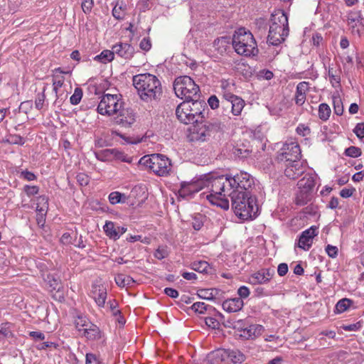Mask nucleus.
<instances>
[{"instance_id":"nucleus-26","label":"nucleus","mask_w":364,"mask_h":364,"mask_svg":"<svg viewBox=\"0 0 364 364\" xmlns=\"http://www.w3.org/2000/svg\"><path fill=\"white\" fill-rule=\"evenodd\" d=\"M208 361L210 364H221L227 359L225 349H217L208 355Z\"/></svg>"},{"instance_id":"nucleus-62","label":"nucleus","mask_w":364,"mask_h":364,"mask_svg":"<svg viewBox=\"0 0 364 364\" xmlns=\"http://www.w3.org/2000/svg\"><path fill=\"white\" fill-rule=\"evenodd\" d=\"M205 323L208 326L215 329L219 326V322L214 318L208 317L205 318Z\"/></svg>"},{"instance_id":"nucleus-43","label":"nucleus","mask_w":364,"mask_h":364,"mask_svg":"<svg viewBox=\"0 0 364 364\" xmlns=\"http://www.w3.org/2000/svg\"><path fill=\"white\" fill-rule=\"evenodd\" d=\"M13 333L10 330V328L9 326V323H2L0 326V339H3L5 338H9L12 337Z\"/></svg>"},{"instance_id":"nucleus-50","label":"nucleus","mask_w":364,"mask_h":364,"mask_svg":"<svg viewBox=\"0 0 364 364\" xmlns=\"http://www.w3.org/2000/svg\"><path fill=\"white\" fill-rule=\"evenodd\" d=\"M7 141L12 144H24V139L19 135H10L7 139Z\"/></svg>"},{"instance_id":"nucleus-36","label":"nucleus","mask_w":364,"mask_h":364,"mask_svg":"<svg viewBox=\"0 0 364 364\" xmlns=\"http://www.w3.org/2000/svg\"><path fill=\"white\" fill-rule=\"evenodd\" d=\"M126 14V5L122 2H119L116 4L114 7L112 9V15L113 16L118 20L123 19Z\"/></svg>"},{"instance_id":"nucleus-5","label":"nucleus","mask_w":364,"mask_h":364,"mask_svg":"<svg viewBox=\"0 0 364 364\" xmlns=\"http://www.w3.org/2000/svg\"><path fill=\"white\" fill-rule=\"evenodd\" d=\"M269 22L267 41L273 46L279 45L289 35L288 18L283 11H278L272 14Z\"/></svg>"},{"instance_id":"nucleus-44","label":"nucleus","mask_w":364,"mask_h":364,"mask_svg":"<svg viewBox=\"0 0 364 364\" xmlns=\"http://www.w3.org/2000/svg\"><path fill=\"white\" fill-rule=\"evenodd\" d=\"M46 89V87H44L43 92L41 93H38L36 96V98L35 100V106H36V108L38 109H41L43 107V104H44V102L46 100V95H45Z\"/></svg>"},{"instance_id":"nucleus-55","label":"nucleus","mask_w":364,"mask_h":364,"mask_svg":"<svg viewBox=\"0 0 364 364\" xmlns=\"http://www.w3.org/2000/svg\"><path fill=\"white\" fill-rule=\"evenodd\" d=\"M139 47L143 50H149L151 47V43L149 38H144L139 43Z\"/></svg>"},{"instance_id":"nucleus-58","label":"nucleus","mask_w":364,"mask_h":364,"mask_svg":"<svg viewBox=\"0 0 364 364\" xmlns=\"http://www.w3.org/2000/svg\"><path fill=\"white\" fill-rule=\"evenodd\" d=\"M250 293V289L245 286L240 287L237 290V294L240 296L239 298H241L242 299L248 297Z\"/></svg>"},{"instance_id":"nucleus-23","label":"nucleus","mask_w":364,"mask_h":364,"mask_svg":"<svg viewBox=\"0 0 364 364\" xmlns=\"http://www.w3.org/2000/svg\"><path fill=\"white\" fill-rule=\"evenodd\" d=\"M222 306L223 309L227 312H237L242 309L244 302L241 298L237 297L224 301Z\"/></svg>"},{"instance_id":"nucleus-33","label":"nucleus","mask_w":364,"mask_h":364,"mask_svg":"<svg viewBox=\"0 0 364 364\" xmlns=\"http://www.w3.org/2000/svg\"><path fill=\"white\" fill-rule=\"evenodd\" d=\"M114 280H115L116 284L119 287H129L132 286L135 283V281L134 280V279L132 277H131L129 275L124 274H117L114 278Z\"/></svg>"},{"instance_id":"nucleus-42","label":"nucleus","mask_w":364,"mask_h":364,"mask_svg":"<svg viewBox=\"0 0 364 364\" xmlns=\"http://www.w3.org/2000/svg\"><path fill=\"white\" fill-rule=\"evenodd\" d=\"M82 90L80 87H76L70 98V103L74 105H78L82 97Z\"/></svg>"},{"instance_id":"nucleus-13","label":"nucleus","mask_w":364,"mask_h":364,"mask_svg":"<svg viewBox=\"0 0 364 364\" xmlns=\"http://www.w3.org/2000/svg\"><path fill=\"white\" fill-rule=\"evenodd\" d=\"M229 177L232 183V191H247L254 183L253 178L246 172L241 171L233 177Z\"/></svg>"},{"instance_id":"nucleus-6","label":"nucleus","mask_w":364,"mask_h":364,"mask_svg":"<svg viewBox=\"0 0 364 364\" xmlns=\"http://www.w3.org/2000/svg\"><path fill=\"white\" fill-rule=\"evenodd\" d=\"M232 43L239 55L250 56L258 53L259 50L253 35L245 28H240L235 32Z\"/></svg>"},{"instance_id":"nucleus-64","label":"nucleus","mask_w":364,"mask_h":364,"mask_svg":"<svg viewBox=\"0 0 364 364\" xmlns=\"http://www.w3.org/2000/svg\"><path fill=\"white\" fill-rule=\"evenodd\" d=\"M288 272V265L286 263H281L277 268V273L279 276L283 277Z\"/></svg>"},{"instance_id":"nucleus-14","label":"nucleus","mask_w":364,"mask_h":364,"mask_svg":"<svg viewBox=\"0 0 364 364\" xmlns=\"http://www.w3.org/2000/svg\"><path fill=\"white\" fill-rule=\"evenodd\" d=\"M223 97L226 100L223 102V106L227 108L231 107L232 114L234 116H239L245 107V101L230 92H224Z\"/></svg>"},{"instance_id":"nucleus-52","label":"nucleus","mask_w":364,"mask_h":364,"mask_svg":"<svg viewBox=\"0 0 364 364\" xmlns=\"http://www.w3.org/2000/svg\"><path fill=\"white\" fill-rule=\"evenodd\" d=\"M23 190H24L25 193H26V195L28 197H31V196L38 194V193L39 191V188L36 186H31L27 185V186H24Z\"/></svg>"},{"instance_id":"nucleus-63","label":"nucleus","mask_w":364,"mask_h":364,"mask_svg":"<svg viewBox=\"0 0 364 364\" xmlns=\"http://www.w3.org/2000/svg\"><path fill=\"white\" fill-rule=\"evenodd\" d=\"M209 106L215 109L219 107V100L215 95H212L208 100Z\"/></svg>"},{"instance_id":"nucleus-1","label":"nucleus","mask_w":364,"mask_h":364,"mask_svg":"<svg viewBox=\"0 0 364 364\" xmlns=\"http://www.w3.org/2000/svg\"><path fill=\"white\" fill-rule=\"evenodd\" d=\"M204 187H207L210 193L206 198L213 205H217L224 210L229 208L228 193L232 191V183L230 177L227 176H215L209 174L204 177Z\"/></svg>"},{"instance_id":"nucleus-24","label":"nucleus","mask_w":364,"mask_h":364,"mask_svg":"<svg viewBox=\"0 0 364 364\" xmlns=\"http://www.w3.org/2000/svg\"><path fill=\"white\" fill-rule=\"evenodd\" d=\"M309 88V84L307 82H301L296 86L295 95V103L297 105H302L306 100V95Z\"/></svg>"},{"instance_id":"nucleus-61","label":"nucleus","mask_w":364,"mask_h":364,"mask_svg":"<svg viewBox=\"0 0 364 364\" xmlns=\"http://www.w3.org/2000/svg\"><path fill=\"white\" fill-rule=\"evenodd\" d=\"M86 364H100V363L95 354L87 353Z\"/></svg>"},{"instance_id":"nucleus-29","label":"nucleus","mask_w":364,"mask_h":364,"mask_svg":"<svg viewBox=\"0 0 364 364\" xmlns=\"http://www.w3.org/2000/svg\"><path fill=\"white\" fill-rule=\"evenodd\" d=\"M83 335L89 340H98L102 338V333L100 328L95 325H90L89 328L83 329Z\"/></svg>"},{"instance_id":"nucleus-9","label":"nucleus","mask_w":364,"mask_h":364,"mask_svg":"<svg viewBox=\"0 0 364 364\" xmlns=\"http://www.w3.org/2000/svg\"><path fill=\"white\" fill-rule=\"evenodd\" d=\"M139 164L160 176L168 174L171 168V161L168 158L159 154L144 156L140 159Z\"/></svg>"},{"instance_id":"nucleus-12","label":"nucleus","mask_w":364,"mask_h":364,"mask_svg":"<svg viewBox=\"0 0 364 364\" xmlns=\"http://www.w3.org/2000/svg\"><path fill=\"white\" fill-rule=\"evenodd\" d=\"M347 24L351 33L360 37L364 30L363 17L360 11H350L347 14Z\"/></svg>"},{"instance_id":"nucleus-25","label":"nucleus","mask_w":364,"mask_h":364,"mask_svg":"<svg viewBox=\"0 0 364 364\" xmlns=\"http://www.w3.org/2000/svg\"><path fill=\"white\" fill-rule=\"evenodd\" d=\"M341 69L337 65H329L328 77L333 87H337L341 85Z\"/></svg>"},{"instance_id":"nucleus-37","label":"nucleus","mask_w":364,"mask_h":364,"mask_svg":"<svg viewBox=\"0 0 364 364\" xmlns=\"http://www.w3.org/2000/svg\"><path fill=\"white\" fill-rule=\"evenodd\" d=\"M331 114V109L326 103H322L318 107V117L323 121H326Z\"/></svg>"},{"instance_id":"nucleus-27","label":"nucleus","mask_w":364,"mask_h":364,"mask_svg":"<svg viewBox=\"0 0 364 364\" xmlns=\"http://www.w3.org/2000/svg\"><path fill=\"white\" fill-rule=\"evenodd\" d=\"M299 189H304L312 192L315 186V178L312 174H306L298 182Z\"/></svg>"},{"instance_id":"nucleus-38","label":"nucleus","mask_w":364,"mask_h":364,"mask_svg":"<svg viewBox=\"0 0 364 364\" xmlns=\"http://www.w3.org/2000/svg\"><path fill=\"white\" fill-rule=\"evenodd\" d=\"M114 51L105 50H103L99 55H97L95 59L100 60L102 63H106L107 62H110L114 59Z\"/></svg>"},{"instance_id":"nucleus-45","label":"nucleus","mask_w":364,"mask_h":364,"mask_svg":"<svg viewBox=\"0 0 364 364\" xmlns=\"http://www.w3.org/2000/svg\"><path fill=\"white\" fill-rule=\"evenodd\" d=\"M345 154L348 156L356 158L361 155L362 151L360 148L351 146L346 149Z\"/></svg>"},{"instance_id":"nucleus-10","label":"nucleus","mask_w":364,"mask_h":364,"mask_svg":"<svg viewBox=\"0 0 364 364\" xmlns=\"http://www.w3.org/2000/svg\"><path fill=\"white\" fill-rule=\"evenodd\" d=\"M123 105L121 95L105 94L98 105L97 112L102 115L112 116L120 112Z\"/></svg>"},{"instance_id":"nucleus-49","label":"nucleus","mask_w":364,"mask_h":364,"mask_svg":"<svg viewBox=\"0 0 364 364\" xmlns=\"http://www.w3.org/2000/svg\"><path fill=\"white\" fill-rule=\"evenodd\" d=\"M192 310L199 314H203L207 309V305L204 302H195L192 306Z\"/></svg>"},{"instance_id":"nucleus-53","label":"nucleus","mask_w":364,"mask_h":364,"mask_svg":"<svg viewBox=\"0 0 364 364\" xmlns=\"http://www.w3.org/2000/svg\"><path fill=\"white\" fill-rule=\"evenodd\" d=\"M93 0H84L82 2V9L85 14H89L93 7Z\"/></svg>"},{"instance_id":"nucleus-30","label":"nucleus","mask_w":364,"mask_h":364,"mask_svg":"<svg viewBox=\"0 0 364 364\" xmlns=\"http://www.w3.org/2000/svg\"><path fill=\"white\" fill-rule=\"evenodd\" d=\"M44 281L48 284L49 287L50 288V291H59L61 287L60 279L57 274L49 273L46 275V277H44Z\"/></svg>"},{"instance_id":"nucleus-48","label":"nucleus","mask_w":364,"mask_h":364,"mask_svg":"<svg viewBox=\"0 0 364 364\" xmlns=\"http://www.w3.org/2000/svg\"><path fill=\"white\" fill-rule=\"evenodd\" d=\"M203 216L202 215H198V216L193 218L192 226L194 230H199L201 229V228L203 226Z\"/></svg>"},{"instance_id":"nucleus-31","label":"nucleus","mask_w":364,"mask_h":364,"mask_svg":"<svg viewBox=\"0 0 364 364\" xmlns=\"http://www.w3.org/2000/svg\"><path fill=\"white\" fill-rule=\"evenodd\" d=\"M226 352L227 358H229L235 364L242 363L246 359L245 354L237 349L226 350Z\"/></svg>"},{"instance_id":"nucleus-8","label":"nucleus","mask_w":364,"mask_h":364,"mask_svg":"<svg viewBox=\"0 0 364 364\" xmlns=\"http://www.w3.org/2000/svg\"><path fill=\"white\" fill-rule=\"evenodd\" d=\"M173 90L176 96L185 101L198 100L200 89L189 76L178 77L173 82Z\"/></svg>"},{"instance_id":"nucleus-18","label":"nucleus","mask_w":364,"mask_h":364,"mask_svg":"<svg viewBox=\"0 0 364 364\" xmlns=\"http://www.w3.org/2000/svg\"><path fill=\"white\" fill-rule=\"evenodd\" d=\"M116 115V122L125 127L132 126L136 121V114L131 109H123L122 107Z\"/></svg>"},{"instance_id":"nucleus-28","label":"nucleus","mask_w":364,"mask_h":364,"mask_svg":"<svg viewBox=\"0 0 364 364\" xmlns=\"http://www.w3.org/2000/svg\"><path fill=\"white\" fill-rule=\"evenodd\" d=\"M230 39L228 37H221L214 41L213 48L220 55H223L229 48Z\"/></svg>"},{"instance_id":"nucleus-20","label":"nucleus","mask_w":364,"mask_h":364,"mask_svg":"<svg viewBox=\"0 0 364 364\" xmlns=\"http://www.w3.org/2000/svg\"><path fill=\"white\" fill-rule=\"evenodd\" d=\"M91 296L99 307H104L107 299V289L102 284H93Z\"/></svg>"},{"instance_id":"nucleus-56","label":"nucleus","mask_w":364,"mask_h":364,"mask_svg":"<svg viewBox=\"0 0 364 364\" xmlns=\"http://www.w3.org/2000/svg\"><path fill=\"white\" fill-rule=\"evenodd\" d=\"M326 252L330 257L335 258L338 255V248L336 246L328 245Z\"/></svg>"},{"instance_id":"nucleus-4","label":"nucleus","mask_w":364,"mask_h":364,"mask_svg":"<svg viewBox=\"0 0 364 364\" xmlns=\"http://www.w3.org/2000/svg\"><path fill=\"white\" fill-rule=\"evenodd\" d=\"M208 113L206 104L203 101H184L176 109L178 119L185 124H193L203 120V116Z\"/></svg>"},{"instance_id":"nucleus-22","label":"nucleus","mask_w":364,"mask_h":364,"mask_svg":"<svg viewBox=\"0 0 364 364\" xmlns=\"http://www.w3.org/2000/svg\"><path fill=\"white\" fill-rule=\"evenodd\" d=\"M114 55L116 53L124 59H130L134 53V48L128 43H119L112 46Z\"/></svg>"},{"instance_id":"nucleus-46","label":"nucleus","mask_w":364,"mask_h":364,"mask_svg":"<svg viewBox=\"0 0 364 364\" xmlns=\"http://www.w3.org/2000/svg\"><path fill=\"white\" fill-rule=\"evenodd\" d=\"M214 292H216V289H201L198 296L204 299L210 300L215 297Z\"/></svg>"},{"instance_id":"nucleus-3","label":"nucleus","mask_w":364,"mask_h":364,"mask_svg":"<svg viewBox=\"0 0 364 364\" xmlns=\"http://www.w3.org/2000/svg\"><path fill=\"white\" fill-rule=\"evenodd\" d=\"M133 85L137 90L141 100L151 101L159 98L162 94L159 80L149 73L139 74L133 77Z\"/></svg>"},{"instance_id":"nucleus-7","label":"nucleus","mask_w":364,"mask_h":364,"mask_svg":"<svg viewBox=\"0 0 364 364\" xmlns=\"http://www.w3.org/2000/svg\"><path fill=\"white\" fill-rule=\"evenodd\" d=\"M222 129L221 123L217 120L207 121L205 115L203 120L196 122L190 129V139L196 141H205Z\"/></svg>"},{"instance_id":"nucleus-17","label":"nucleus","mask_w":364,"mask_h":364,"mask_svg":"<svg viewBox=\"0 0 364 364\" xmlns=\"http://www.w3.org/2000/svg\"><path fill=\"white\" fill-rule=\"evenodd\" d=\"M36 222L38 226L43 227L46 223V215L48 207V198L41 196L37 198Z\"/></svg>"},{"instance_id":"nucleus-47","label":"nucleus","mask_w":364,"mask_h":364,"mask_svg":"<svg viewBox=\"0 0 364 364\" xmlns=\"http://www.w3.org/2000/svg\"><path fill=\"white\" fill-rule=\"evenodd\" d=\"M334 112L337 115H342L343 112V106L340 97H333Z\"/></svg>"},{"instance_id":"nucleus-2","label":"nucleus","mask_w":364,"mask_h":364,"mask_svg":"<svg viewBox=\"0 0 364 364\" xmlns=\"http://www.w3.org/2000/svg\"><path fill=\"white\" fill-rule=\"evenodd\" d=\"M228 197L232 202L235 213L242 220L252 219L257 215L259 208L256 198L250 196L248 191H231Z\"/></svg>"},{"instance_id":"nucleus-54","label":"nucleus","mask_w":364,"mask_h":364,"mask_svg":"<svg viewBox=\"0 0 364 364\" xmlns=\"http://www.w3.org/2000/svg\"><path fill=\"white\" fill-rule=\"evenodd\" d=\"M296 132L302 136H307L310 134V128L305 124H299L296 128Z\"/></svg>"},{"instance_id":"nucleus-15","label":"nucleus","mask_w":364,"mask_h":364,"mask_svg":"<svg viewBox=\"0 0 364 364\" xmlns=\"http://www.w3.org/2000/svg\"><path fill=\"white\" fill-rule=\"evenodd\" d=\"M205 181L203 178L191 182H182L181 188L178 191L180 197L186 198L198 192L204 188Z\"/></svg>"},{"instance_id":"nucleus-32","label":"nucleus","mask_w":364,"mask_h":364,"mask_svg":"<svg viewBox=\"0 0 364 364\" xmlns=\"http://www.w3.org/2000/svg\"><path fill=\"white\" fill-rule=\"evenodd\" d=\"M311 193L312 192L306 190L299 189L295 198L296 204L298 205H304L307 204L311 199Z\"/></svg>"},{"instance_id":"nucleus-51","label":"nucleus","mask_w":364,"mask_h":364,"mask_svg":"<svg viewBox=\"0 0 364 364\" xmlns=\"http://www.w3.org/2000/svg\"><path fill=\"white\" fill-rule=\"evenodd\" d=\"M353 132L358 138H364V122L358 123L353 129Z\"/></svg>"},{"instance_id":"nucleus-35","label":"nucleus","mask_w":364,"mask_h":364,"mask_svg":"<svg viewBox=\"0 0 364 364\" xmlns=\"http://www.w3.org/2000/svg\"><path fill=\"white\" fill-rule=\"evenodd\" d=\"M104 231L105 232L106 235L112 239H114L116 240L119 237V232H117V227H115L113 222L108 221L106 222L105 225H104Z\"/></svg>"},{"instance_id":"nucleus-16","label":"nucleus","mask_w":364,"mask_h":364,"mask_svg":"<svg viewBox=\"0 0 364 364\" xmlns=\"http://www.w3.org/2000/svg\"><path fill=\"white\" fill-rule=\"evenodd\" d=\"M317 235L318 228L316 226H311L304 230L299 237V247L304 250H309L312 245L314 237Z\"/></svg>"},{"instance_id":"nucleus-57","label":"nucleus","mask_w":364,"mask_h":364,"mask_svg":"<svg viewBox=\"0 0 364 364\" xmlns=\"http://www.w3.org/2000/svg\"><path fill=\"white\" fill-rule=\"evenodd\" d=\"M220 87L223 90V94L226 92H230L232 93L234 85L231 84L228 80H222Z\"/></svg>"},{"instance_id":"nucleus-41","label":"nucleus","mask_w":364,"mask_h":364,"mask_svg":"<svg viewBox=\"0 0 364 364\" xmlns=\"http://www.w3.org/2000/svg\"><path fill=\"white\" fill-rule=\"evenodd\" d=\"M352 304L351 300L348 299H341L336 305V309L338 313L344 312Z\"/></svg>"},{"instance_id":"nucleus-60","label":"nucleus","mask_w":364,"mask_h":364,"mask_svg":"<svg viewBox=\"0 0 364 364\" xmlns=\"http://www.w3.org/2000/svg\"><path fill=\"white\" fill-rule=\"evenodd\" d=\"M109 306L110 311L113 316H117L118 314L120 313V311L117 309L118 306V303L116 300L109 301L108 303Z\"/></svg>"},{"instance_id":"nucleus-21","label":"nucleus","mask_w":364,"mask_h":364,"mask_svg":"<svg viewBox=\"0 0 364 364\" xmlns=\"http://www.w3.org/2000/svg\"><path fill=\"white\" fill-rule=\"evenodd\" d=\"M274 271L271 269H262L251 276L253 284L267 283L273 277Z\"/></svg>"},{"instance_id":"nucleus-40","label":"nucleus","mask_w":364,"mask_h":364,"mask_svg":"<svg viewBox=\"0 0 364 364\" xmlns=\"http://www.w3.org/2000/svg\"><path fill=\"white\" fill-rule=\"evenodd\" d=\"M192 269L198 272H207L209 264L205 261L194 262L191 264Z\"/></svg>"},{"instance_id":"nucleus-34","label":"nucleus","mask_w":364,"mask_h":364,"mask_svg":"<svg viewBox=\"0 0 364 364\" xmlns=\"http://www.w3.org/2000/svg\"><path fill=\"white\" fill-rule=\"evenodd\" d=\"M55 74L53 76V91L55 93V96L58 98V89L63 86L65 82V77L63 75H57L56 73L59 72L60 73H62L63 72L60 70V68H57L54 70Z\"/></svg>"},{"instance_id":"nucleus-39","label":"nucleus","mask_w":364,"mask_h":364,"mask_svg":"<svg viewBox=\"0 0 364 364\" xmlns=\"http://www.w3.org/2000/svg\"><path fill=\"white\" fill-rule=\"evenodd\" d=\"M127 196L119 192H112L109 196L110 203L114 205L119 203H125Z\"/></svg>"},{"instance_id":"nucleus-59","label":"nucleus","mask_w":364,"mask_h":364,"mask_svg":"<svg viewBox=\"0 0 364 364\" xmlns=\"http://www.w3.org/2000/svg\"><path fill=\"white\" fill-rule=\"evenodd\" d=\"M319 336H321L319 340L321 341L325 340L324 336H327L330 338H334L336 336V332L334 331H331V330H325V331H322L319 333Z\"/></svg>"},{"instance_id":"nucleus-11","label":"nucleus","mask_w":364,"mask_h":364,"mask_svg":"<svg viewBox=\"0 0 364 364\" xmlns=\"http://www.w3.org/2000/svg\"><path fill=\"white\" fill-rule=\"evenodd\" d=\"M301 158V149L296 141L291 140L287 141L281 149L277 159L280 161H299Z\"/></svg>"},{"instance_id":"nucleus-19","label":"nucleus","mask_w":364,"mask_h":364,"mask_svg":"<svg viewBox=\"0 0 364 364\" xmlns=\"http://www.w3.org/2000/svg\"><path fill=\"white\" fill-rule=\"evenodd\" d=\"M285 163L284 174L290 179L298 178L304 171V168L300 161H288Z\"/></svg>"}]
</instances>
